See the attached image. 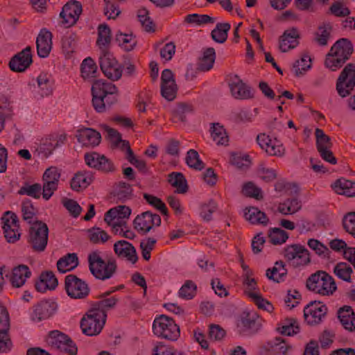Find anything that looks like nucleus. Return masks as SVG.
<instances>
[{
	"label": "nucleus",
	"mask_w": 355,
	"mask_h": 355,
	"mask_svg": "<svg viewBox=\"0 0 355 355\" xmlns=\"http://www.w3.org/2000/svg\"><path fill=\"white\" fill-rule=\"evenodd\" d=\"M49 228L47 225L41 221L33 223L29 230L28 243L35 252H43L48 242Z\"/></svg>",
	"instance_id": "7"
},
{
	"label": "nucleus",
	"mask_w": 355,
	"mask_h": 355,
	"mask_svg": "<svg viewBox=\"0 0 355 355\" xmlns=\"http://www.w3.org/2000/svg\"><path fill=\"white\" fill-rule=\"evenodd\" d=\"M31 275V272L29 268L26 265L20 264L12 269L10 281L13 287L20 288Z\"/></svg>",
	"instance_id": "29"
},
{
	"label": "nucleus",
	"mask_w": 355,
	"mask_h": 355,
	"mask_svg": "<svg viewBox=\"0 0 355 355\" xmlns=\"http://www.w3.org/2000/svg\"><path fill=\"white\" fill-rule=\"evenodd\" d=\"M144 198L148 204L159 211L162 214L166 216H168V212L166 206L160 198L148 193H144Z\"/></svg>",
	"instance_id": "56"
},
{
	"label": "nucleus",
	"mask_w": 355,
	"mask_h": 355,
	"mask_svg": "<svg viewBox=\"0 0 355 355\" xmlns=\"http://www.w3.org/2000/svg\"><path fill=\"white\" fill-rule=\"evenodd\" d=\"M137 17L142 27L146 32L154 31V24L149 17V12L146 8H141L137 12Z\"/></svg>",
	"instance_id": "53"
},
{
	"label": "nucleus",
	"mask_w": 355,
	"mask_h": 355,
	"mask_svg": "<svg viewBox=\"0 0 355 355\" xmlns=\"http://www.w3.org/2000/svg\"><path fill=\"white\" fill-rule=\"evenodd\" d=\"M282 254L288 263L293 268L305 266L311 262L309 250L300 244L287 245L284 248Z\"/></svg>",
	"instance_id": "6"
},
{
	"label": "nucleus",
	"mask_w": 355,
	"mask_h": 355,
	"mask_svg": "<svg viewBox=\"0 0 355 355\" xmlns=\"http://www.w3.org/2000/svg\"><path fill=\"white\" fill-rule=\"evenodd\" d=\"M186 162L190 168L198 171H201L205 168V164L200 160L198 153L193 149H191L187 152Z\"/></svg>",
	"instance_id": "49"
},
{
	"label": "nucleus",
	"mask_w": 355,
	"mask_h": 355,
	"mask_svg": "<svg viewBox=\"0 0 355 355\" xmlns=\"http://www.w3.org/2000/svg\"><path fill=\"white\" fill-rule=\"evenodd\" d=\"M93 181V175L89 171H79L71 180V188L78 191L80 189H85Z\"/></svg>",
	"instance_id": "31"
},
{
	"label": "nucleus",
	"mask_w": 355,
	"mask_h": 355,
	"mask_svg": "<svg viewBox=\"0 0 355 355\" xmlns=\"http://www.w3.org/2000/svg\"><path fill=\"white\" fill-rule=\"evenodd\" d=\"M153 330L158 337L173 341L177 340L180 334V328L175 321L165 315L155 319Z\"/></svg>",
	"instance_id": "5"
},
{
	"label": "nucleus",
	"mask_w": 355,
	"mask_h": 355,
	"mask_svg": "<svg viewBox=\"0 0 355 355\" xmlns=\"http://www.w3.org/2000/svg\"><path fill=\"white\" fill-rule=\"evenodd\" d=\"M107 314L98 309L91 308L80 320V328L84 334L88 336L98 335L106 322Z\"/></svg>",
	"instance_id": "4"
},
{
	"label": "nucleus",
	"mask_w": 355,
	"mask_h": 355,
	"mask_svg": "<svg viewBox=\"0 0 355 355\" xmlns=\"http://www.w3.org/2000/svg\"><path fill=\"white\" fill-rule=\"evenodd\" d=\"M42 187L39 183L32 185L26 184L18 191L19 195H27L34 198L38 199L40 197Z\"/></svg>",
	"instance_id": "59"
},
{
	"label": "nucleus",
	"mask_w": 355,
	"mask_h": 355,
	"mask_svg": "<svg viewBox=\"0 0 355 355\" xmlns=\"http://www.w3.org/2000/svg\"><path fill=\"white\" fill-rule=\"evenodd\" d=\"M343 226L355 239V211L349 212L343 216Z\"/></svg>",
	"instance_id": "61"
},
{
	"label": "nucleus",
	"mask_w": 355,
	"mask_h": 355,
	"mask_svg": "<svg viewBox=\"0 0 355 355\" xmlns=\"http://www.w3.org/2000/svg\"><path fill=\"white\" fill-rule=\"evenodd\" d=\"M264 150L271 156L282 157L285 153L284 147L276 139L273 141L271 140Z\"/></svg>",
	"instance_id": "64"
},
{
	"label": "nucleus",
	"mask_w": 355,
	"mask_h": 355,
	"mask_svg": "<svg viewBox=\"0 0 355 355\" xmlns=\"http://www.w3.org/2000/svg\"><path fill=\"white\" fill-rule=\"evenodd\" d=\"M286 323L281 328V334L287 336L297 334L300 332V327L295 318L286 319Z\"/></svg>",
	"instance_id": "60"
},
{
	"label": "nucleus",
	"mask_w": 355,
	"mask_h": 355,
	"mask_svg": "<svg viewBox=\"0 0 355 355\" xmlns=\"http://www.w3.org/2000/svg\"><path fill=\"white\" fill-rule=\"evenodd\" d=\"M300 37L299 31L296 28L286 30L279 37V48L282 52H287L295 48L299 44Z\"/></svg>",
	"instance_id": "22"
},
{
	"label": "nucleus",
	"mask_w": 355,
	"mask_h": 355,
	"mask_svg": "<svg viewBox=\"0 0 355 355\" xmlns=\"http://www.w3.org/2000/svg\"><path fill=\"white\" fill-rule=\"evenodd\" d=\"M355 87V64H347L340 73L336 85L338 95L345 98L351 94Z\"/></svg>",
	"instance_id": "8"
},
{
	"label": "nucleus",
	"mask_w": 355,
	"mask_h": 355,
	"mask_svg": "<svg viewBox=\"0 0 355 355\" xmlns=\"http://www.w3.org/2000/svg\"><path fill=\"white\" fill-rule=\"evenodd\" d=\"M78 265V258L76 253H69L60 258L57 262L58 270L62 273L74 269Z\"/></svg>",
	"instance_id": "32"
},
{
	"label": "nucleus",
	"mask_w": 355,
	"mask_h": 355,
	"mask_svg": "<svg viewBox=\"0 0 355 355\" xmlns=\"http://www.w3.org/2000/svg\"><path fill=\"white\" fill-rule=\"evenodd\" d=\"M239 327L244 331L254 334L260 329L261 324L256 313L244 311L241 315Z\"/></svg>",
	"instance_id": "27"
},
{
	"label": "nucleus",
	"mask_w": 355,
	"mask_h": 355,
	"mask_svg": "<svg viewBox=\"0 0 355 355\" xmlns=\"http://www.w3.org/2000/svg\"><path fill=\"white\" fill-rule=\"evenodd\" d=\"M86 164L90 167L97 168L104 172H112L114 171L113 163L104 155L97 153H86L85 155Z\"/></svg>",
	"instance_id": "17"
},
{
	"label": "nucleus",
	"mask_w": 355,
	"mask_h": 355,
	"mask_svg": "<svg viewBox=\"0 0 355 355\" xmlns=\"http://www.w3.org/2000/svg\"><path fill=\"white\" fill-rule=\"evenodd\" d=\"M306 288L321 295H331L337 289L334 278L323 270H318L308 277Z\"/></svg>",
	"instance_id": "3"
},
{
	"label": "nucleus",
	"mask_w": 355,
	"mask_h": 355,
	"mask_svg": "<svg viewBox=\"0 0 355 355\" xmlns=\"http://www.w3.org/2000/svg\"><path fill=\"white\" fill-rule=\"evenodd\" d=\"M88 263L90 272L94 277L100 280L111 278L117 270L115 258L107 257L103 259L101 255V252L98 250L89 254Z\"/></svg>",
	"instance_id": "2"
},
{
	"label": "nucleus",
	"mask_w": 355,
	"mask_h": 355,
	"mask_svg": "<svg viewBox=\"0 0 355 355\" xmlns=\"http://www.w3.org/2000/svg\"><path fill=\"white\" fill-rule=\"evenodd\" d=\"M57 305L49 300H42L33 307L31 318L33 321L40 322L49 318L55 313Z\"/></svg>",
	"instance_id": "18"
},
{
	"label": "nucleus",
	"mask_w": 355,
	"mask_h": 355,
	"mask_svg": "<svg viewBox=\"0 0 355 355\" xmlns=\"http://www.w3.org/2000/svg\"><path fill=\"white\" fill-rule=\"evenodd\" d=\"M2 228L7 242L15 243L21 236L19 220L17 214L11 211H6L1 217Z\"/></svg>",
	"instance_id": "10"
},
{
	"label": "nucleus",
	"mask_w": 355,
	"mask_h": 355,
	"mask_svg": "<svg viewBox=\"0 0 355 355\" xmlns=\"http://www.w3.org/2000/svg\"><path fill=\"white\" fill-rule=\"evenodd\" d=\"M116 40L119 46L128 51L132 50L137 44V40L132 34L119 33L116 35Z\"/></svg>",
	"instance_id": "46"
},
{
	"label": "nucleus",
	"mask_w": 355,
	"mask_h": 355,
	"mask_svg": "<svg viewBox=\"0 0 355 355\" xmlns=\"http://www.w3.org/2000/svg\"><path fill=\"white\" fill-rule=\"evenodd\" d=\"M132 196V189L128 183L120 182L114 193V196L117 200L123 202L130 199Z\"/></svg>",
	"instance_id": "45"
},
{
	"label": "nucleus",
	"mask_w": 355,
	"mask_h": 355,
	"mask_svg": "<svg viewBox=\"0 0 355 355\" xmlns=\"http://www.w3.org/2000/svg\"><path fill=\"white\" fill-rule=\"evenodd\" d=\"M87 232L89 239L94 244L105 243L110 239L107 232L100 227H92Z\"/></svg>",
	"instance_id": "44"
},
{
	"label": "nucleus",
	"mask_w": 355,
	"mask_h": 355,
	"mask_svg": "<svg viewBox=\"0 0 355 355\" xmlns=\"http://www.w3.org/2000/svg\"><path fill=\"white\" fill-rule=\"evenodd\" d=\"M315 134L318 150L328 149L332 147L333 144L331 141V138L328 135H325L322 129L316 128Z\"/></svg>",
	"instance_id": "52"
},
{
	"label": "nucleus",
	"mask_w": 355,
	"mask_h": 355,
	"mask_svg": "<svg viewBox=\"0 0 355 355\" xmlns=\"http://www.w3.org/2000/svg\"><path fill=\"white\" fill-rule=\"evenodd\" d=\"M64 288L68 296L72 299H85L90 292L88 284L76 275L72 274L66 276Z\"/></svg>",
	"instance_id": "11"
},
{
	"label": "nucleus",
	"mask_w": 355,
	"mask_h": 355,
	"mask_svg": "<svg viewBox=\"0 0 355 355\" xmlns=\"http://www.w3.org/2000/svg\"><path fill=\"white\" fill-rule=\"evenodd\" d=\"M308 246L315 251L319 257L329 258L331 251L329 249L318 239H310L307 242Z\"/></svg>",
	"instance_id": "48"
},
{
	"label": "nucleus",
	"mask_w": 355,
	"mask_h": 355,
	"mask_svg": "<svg viewBox=\"0 0 355 355\" xmlns=\"http://www.w3.org/2000/svg\"><path fill=\"white\" fill-rule=\"evenodd\" d=\"M66 140L67 135L65 133H54L49 135L42 139L40 150L47 157L51 155L56 148L64 144Z\"/></svg>",
	"instance_id": "20"
},
{
	"label": "nucleus",
	"mask_w": 355,
	"mask_h": 355,
	"mask_svg": "<svg viewBox=\"0 0 355 355\" xmlns=\"http://www.w3.org/2000/svg\"><path fill=\"white\" fill-rule=\"evenodd\" d=\"M52 33L46 30L42 29L36 40L37 55L40 58L49 56L52 49Z\"/></svg>",
	"instance_id": "23"
},
{
	"label": "nucleus",
	"mask_w": 355,
	"mask_h": 355,
	"mask_svg": "<svg viewBox=\"0 0 355 355\" xmlns=\"http://www.w3.org/2000/svg\"><path fill=\"white\" fill-rule=\"evenodd\" d=\"M76 137L78 142L85 146H98L101 139V134L92 128H81L77 130Z\"/></svg>",
	"instance_id": "24"
},
{
	"label": "nucleus",
	"mask_w": 355,
	"mask_h": 355,
	"mask_svg": "<svg viewBox=\"0 0 355 355\" xmlns=\"http://www.w3.org/2000/svg\"><path fill=\"white\" fill-rule=\"evenodd\" d=\"M21 212L23 219L29 224H33V218L35 214V208L30 200H26L21 205Z\"/></svg>",
	"instance_id": "63"
},
{
	"label": "nucleus",
	"mask_w": 355,
	"mask_h": 355,
	"mask_svg": "<svg viewBox=\"0 0 355 355\" xmlns=\"http://www.w3.org/2000/svg\"><path fill=\"white\" fill-rule=\"evenodd\" d=\"M216 59L215 50L212 47L206 49L203 52V55L198 63V69L202 71L210 70L214 65Z\"/></svg>",
	"instance_id": "37"
},
{
	"label": "nucleus",
	"mask_w": 355,
	"mask_h": 355,
	"mask_svg": "<svg viewBox=\"0 0 355 355\" xmlns=\"http://www.w3.org/2000/svg\"><path fill=\"white\" fill-rule=\"evenodd\" d=\"M327 307L320 301H312L304 309V317L307 324H318L321 322L327 313Z\"/></svg>",
	"instance_id": "13"
},
{
	"label": "nucleus",
	"mask_w": 355,
	"mask_h": 355,
	"mask_svg": "<svg viewBox=\"0 0 355 355\" xmlns=\"http://www.w3.org/2000/svg\"><path fill=\"white\" fill-rule=\"evenodd\" d=\"M302 207L301 201L297 198L287 199L282 203H279L278 211L284 214H292L299 211Z\"/></svg>",
	"instance_id": "38"
},
{
	"label": "nucleus",
	"mask_w": 355,
	"mask_h": 355,
	"mask_svg": "<svg viewBox=\"0 0 355 355\" xmlns=\"http://www.w3.org/2000/svg\"><path fill=\"white\" fill-rule=\"evenodd\" d=\"M32 62L31 47L28 46L10 59L9 67L12 71L23 72L31 66Z\"/></svg>",
	"instance_id": "15"
},
{
	"label": "nucleus",
	"mask_w": 355,
	"mask_h": 355,
	"mask_svg": "<svg viewBox=\"0 0 355 355\" xmlns=\"http://www.w3.org/2000/svg\"><path fill=\"white\" fill-rule=\"evenodd\" d=\"M338 317L342 326L348 331H355V313L349 306H343L338 311Z\"/></svg>",
	"instance_id": "28"
},
{
	"label": "nucleus",
	"mask_w": 355,
	"mask_h": 355,
	"mask_svg": "<svg viewBox=\"0 0 355 355\" xmlns=\"http://www.w3.org/2000/svg\"><path fill=\"white\" fill-rule=\"evenodd\" d=\"M246 295L251 298L259 309L271 312L273 310V306L267 300L264 299L260 294L252 291H246Z\"/></svg>",
	"instance_id": "47"
},
{
	"label": "nucleus",
	"mask_w": 355,
	"mask_h": 355,
	"mask_svg": "<svg viewBox=\"0 0 355 355\" xmlns=\"http://www.w3.org/2000/svg\"><path fill=\"white\" fill-rule=\"evenodd\" d=\"M334 274L340 279L351 282V275L353 272L352 267L347 263L340 262L338 263L334 269Z\"/></svg>",
	"instance_id": "43"
},
{
	"label": "nucleus",
	"mask_w": 355,
	"mask_h": 355,
	"mask_svg": "<svg viewBox=\"0 0 355 355\" xmlns=\"http://www.w3.org/2000/svg\"><path fill=\"white\" fill-rule=\"evenodd\" d=\"M211 137L217 145L228 144L229 138L223 126L220 125L219 123H213L211 128Z\"/></svg>",
	"instance_id": "40"
},
{
	"label": "nucleus",
	"mask_w": 355,
	"mask_h": 355,
	"mask_svg": "<svg viewBox=\"0 0 355 355\" xmlns=\"http://www.w3.org/2000/svg\"><path fill=\"white\" fill-rule=\"evenodd\" d=\"M111 41V31L109 26L106 24H100L98 27V39L96 41L101 53H103V50H107V46L109 45Z\"/></svg>",
	"instance_id": "35"
},
{
	"label": "nucleus",
	"mask_w": 355,
	"mask_h": 355,
	"mask_svg": "<svg viewBox=\"0 0 355 355\" xmlns=\"http://www.w3.org/2000/svg\"><path fill=\"white\" fill-rule=\"evenodd\" d=\"M114 251L119 258L125 259L132 263H135L138 260L135 248L125 240L116 242L114 244Z\"/></svg>",
	"instance_id": "21"
},
{
	"label": "nucleus",
	"mask_w": 355,
	"mask_h": 355,
	"mask_svg": "<svg viewBox=\"0 0 355 355\" xmlns=\"http://www.w3.org/2000/svg\"><path fill=\"white\" fill-rule=\"evenodd\" d=\"M196 288L197 286L193 282L187 280L180 288L179 296L184 299H192L196 295Z\"/></svg>",
	"instance_id": "57"
},
{
	"label": "nucleus",
	"mask_w": 355,
	"mask_h": 355,
	"mask_svg": "<svg viewBox=\"0 0 355 355\" xmlns=\"http://www.w3.org/2000/svg\"><path fill=\"white\" fill-rule=\"evenodd\" d=\"M354 51L353 45L347 38H341L331 46L329 53L346 62Z\"/></svg>",
	"instance_id": "19"
},
{
	"label": "nucleus",
	"mask_w": 355,
	"mask_h": 355,
	"mask_svg": "<svg viewBox=\"0 0 355 355\" xmlns=\"http://www.w3.org/2000/svg\"><path fill=\"white\" fill-rule=\"evenodd\" d=\"M92 94L94 110L101 113L110 109L117 101L118 89L111 83L96 80L92 84Z\"/></svg>",
	"instance_id": "1"
},
{
	"label": "nucleus",
	"mask_w": 355,
	"mask_h": 355,
	"mask_svg": "<svg viewBox=\"0 0 355 355\" xmlns=\"http://www.w3.org/2000/svg\"><path fill=\"white\" fill-rule=\"evenodd\" d=\"M286 275L287 269L282 261H276L272 268L266 270V277L277 283L283 281Z\"/></svg>",
	"instance_id": "33"
},
{
	"label": "nucleus",
	"mask_w": 355,
	"mask_h": 355,
	"mask_svg": "<svg viewBox=\"0 0 355 355\" xmlns=\"http://www.w3.org/2000/svg\"><path fill=\"white\" fill-rule=\"evenodd\" d=\"M38 87L41 91L42 96H46L53 92V81L51 76L44 73H42L37 78Z\"/></svg>",
	"instance_id": "39"
},
{
	"label": "nucleus",
	"mask_w": 355,
	"mask_h": 355,
	"mask_svg": "<svg viewBox=\"0 0 355 355\" xmlns=\"http://www.w3.org/2000/svg\"><path fill=\"white\" fill-rule=\"evenodd\" d=\"M231 26L229 23H218L214 30L211 32V37L214 41L219 44L224 43L228 35Z\"/></svg>",
	"instance_id": "34"
},
{
	"label": "nucleus",
	"mask_w": 355,
	"mask_h": 355,
	"mask_svg": "<svg viewBox=\"0 0 355 355\" xmlns=\"http://www.w3.org/2000/svg\"><path fill=\"white\" fill-rule=\"evenodd\" d=\"M117 302L118 299L115 297L105 298L93 304L92 308L98 309L106 313V310L113 308Z\"/></svg>",
	"instance_id": "62"
},
{
	"label": "nucleus",
	"mask_w": 355,
	"mask_h": 355,
	"mask_svg": "<svg viewBox=\"0 0 355 355\" xmlns=\"http://www.w3.org/2000/svg\"><path fill=\"white\" fill-rule=\"evenodd\" d=\"M13 115V101L4 94H0V116L9 119Z\"/></svg>",
	"instance_id": "41"
},
{
	"label": "nucleus",
	"mask_w": 355,
	"mask_h": 355,
	"mask_svg": "<svg viewBox=\"0 0 355 355\" xmlns=\"http://www.w3.org/2000/svg\"><path fill=\"white\" fill-rule=\"evenodd\" d=\"M49 344L69 355H76L78 348L73 340L66 334L58 330L51 331L49 335Z\"/></svg>",
	"instance_id": "12"
},
{
	"label": "nucleus",
	"mask_w": 355,
	"mask_h": 355,
	"mask_svg": "<svg viewBox=\"0 0 355 355\" xmlns=\"http://www.w3.org/2000/svg\"><path fill=\"white\" fill-rule=\"evenodd\" d=\"M230 88L232 95L236 99H248L252 97L250 88L238 75L231 78Z\"/></svg>",
	"instance_id": "25"
},
{
	"label": "nucleus",
	"mask_w": 355,
	"mask_h": 355,
	"mask_svg": "<svg viewBox=\"0 0 355 355\" xmlns=\"http://www.w3.org/2000/svg\"><path fill=\"white\" fill-rule=\"evenodd\" d=\"M161 224V218L157 214L147 211L143 212L141 214L138 215L134 220L135 228L143 233L148 232L152 227L159 226Z\"/></svg>",
	"instance_id": "16"
},
{
	"label": "nucleus",
	"mask_w": 355,
	"mask_h": 355,
	"mask_svg": "<svg viewBox=\"0 0 355 355\" xmlns=\"http://www.w3.org/2000/svg\"><path fill=\"white\" fill-rule=\"evenodd\" d=\"M58 279L52 271H45L40 274L39 279L35 282V289L44 293L47 289L53 290L58 286Z\"/></svg>",
	"instance_id": "26"
},
{
	"label": "nucleus",
	"mask_w": 355,
	"mask_h": 355,
	"mask_svg": "<svg viewBox=\"0 0 355 355\" xmlns=\"http://www.w3.org/2000/svg\"><path fill=\"white\" fill-rule=\"evenodd\" d=\"M242 192L245 196L258 200L263 198L261 189L251 182H247L243 185Z\"/></svg>",
	"instance_id": "55"
},
{
	"label": "nucleus",
	"mask_w": 355,
	"mask_h": 355,
	"mask_svg": "<svg viewBox=\"0 0 355 355\" xmlns=\"http://www.w3.org/2000/svg\"><path fill=\"white\" fill-rule=\"evenodd\" d=\"M244 216L245 220L252 225L266 226L269 223V218L266 214L255 207H246L244 209Z\"/></svg>",
	"instance_id": "30"
},
{
	"label": "nucleus",
	"mask_w": 355,
	"mask_h": 355,
	"mask_svg": "<svg viewBox=\"0 0 355 355\" xmlns=\"http://www.w3.org/2000/svg\"><path fill=\"white\" fill-rule=\"evenodd\" d=\"M99 64L104 75L112 81L119 80L123 73V66L107 50L104 49L99 58Z\"/></svg>",
	"instance_id": "9"
},
{
	"label": "nucleus",
	"mask_w": 355,
	"mask_h": 355,
	"mask_svg": "<svg viewBox=\"0 0 355 355\" xmlns=\"http://www.w3.org/2000/svg\"><path fill=\"white\" fill-rule=\"evenodd\" d=\"M82 11L83 8L80 2L76 0L67 2L63 6L60 13V17L62 19V24L65 27L73 26L78 20Z\"/></svg>",
	"instance_id": "14"
},
{
	"label": "nucleus",
	"mask_w": 355,
	"mask_h": 355,
	"mask_svg": "<svg viewBox=\"0 0 355 355\" xmlns=\"http://www.w3.org/2000/svg\"><path fill=\"white\" fill-rule=\"evenodd\" d=\"M168 182L177 189L179 193H184L187 191L188 185L187 180L182 173L173 172L168 175Z\"/></svg>",
	"instance_id": "36"
},
{
	"label": "nucleus",
	"mask_w": 355,
	"mask_h": 355,
	"mask_svg": "<svg viewBox=\"0 0 355 355\" xmlns=\"http://www.w3.org/2000/svg\"><path fill=\"white\" fill-rule=\"evenodd\" d=\"M268 239L273 245H282L288 239V234L281 228L273 227L268 230Z\"/></svg>",
	"instance_id": "42"
},
{
	"label": "nucleus",
	"mask_w": 355,
	"mask_h": 355,
	"mask_svg": "<svg viewBox=\"0 0 355 355\" xmlns=\"http://www.w3.org/2000/svg\"><path fill=\"white\" fill-rule=\"evenodd\" d=\"M311 59L308 55L303 56L300 60H297L293 67V73L296 76L304 74L310 67Z\"/></svg>",
	"instance_id": "58"
},
{
	"label": "nucleus",
	"mask_w": 355,
	"mask_h": 355,
	"mask_svg": "<svg viewBox=\"0 0 355 355\" xmlns=\"http://www.w3.org/2000/svg\"><path fill=\"white\" fill-rule=\"evenodd\" d=\"M215 21V18L210 17L209 15H198L196 13L188 15L184 18L185 23L196 24L197 25L214 24Z\"/></svg>",
	"instance_id": "50"
},
{
	"label": "nucleus",
	"mask_w": 355,
	"mask_h": 355,
	"mask_svg": "<svg viewBox=\"0 0 355 355\" xmlns=\"http://www.w3.org/2000/svg\"><path fill=\"white\" fill-rule=\"evenodd\" d=\"M97 66L93 59L87 58L83 60L81 64V73L84 79L95 76Z\"/></svg>",
	"instance_id": "51"
},
{
	"label": "nucleus",
	"mask_w": 355,
	"mask_h": 355,
	"mask_svg": "<svg viewBox=\"0 0 355 355\" xmlns=\"http://www.w3.org/2000/svg\"><path fill=\"white\" fill-rule=\"evenodd\" d=\"M331 31V26L329 24L320 26L315 34V41L320 46H326L330 37Z\"/></svg>",
	"instance_id": "54"
}]
</instances>
